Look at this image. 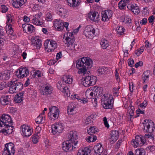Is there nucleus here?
<instances>
[{"mask_svg": "<svg viewBox=\"0 0 155 155\" xmlns=\"http://www.w3.org/2000/svg\"><path fill=\"white\" fill-rule=\"evenodd\" d=\"M103 121L104 122V124L106 127L109 128V125L107 123V119L106 117H104L103 118Z\"/></svg>", "mask_w": 155, "mask_h": 155, "instance_id": "nucleus-55", "label": "nucleus"}, {"mask_svg": "<svg viewBox=\"0 0 155 155\" xmlns=\"http://www.w3.org/2000/svg\"><path fill=\"white\" fill-rule=\"evenodd\" d=\"M100 44L103 49H106L109 45L108 41L104 39L101 41Z\"/></svg>", "mask_w": 155, "mask_h": 155, "instance_id": "nucleus-39", "label": "nucleus"}, {"mask_svg": "<svg viewBox=\"0 0 155 155\" xmlns=\"http://www.w3.org/2000/svg\"><path fill=\"white\" fill-rule=\"evenodd\" d=\"M27 28L28 29V31L31 33H32L34 30V27L33 25H27Z\"/></svg>", "mask_w": 155, "mask_h": 155, "instance_id": "nucleus-50", "label": "nucleus"}, {"mask_svg": "<svg viewBox=\"0 0 155 155\" xmlns=\"http://www.w3.org/2000/svg\"><path fill=\"white\" fill-rule=\"evenodd\" d=\"M76 107L73 104H71L67 108V112L69 115H72L75 113Z\"/></svg>", "mask_w": 155, "mask_h": 155, "instance_id": "nucleus-31", "label": "nucleus"}, {"mask_svg": "<svg viewBox=\"0 0 155 155\" xmlns=\"http://www.w3.org/2000/svg\"><path fill=\"white\" fill-rule=\"evenodd\" d=\"M91 150L85 147L84 149L79 150L77 153L78 155H91Z\"/></svg>", "mask_w": 155, "mask_h": 155, "instance_id": "nucleus-27", "label": "nucleus"}, {"mask_svg": "<svg viewBox=\"0 0 155 155\" xmlns=\"http://www.w3.org/2000/svg\"><path fill=\"white\" fill-rule=\"evenodd\" d=\"M7 21L6 22V25L5 27V29L7 34L8 35L10 34V18L9 16V14H8L6 15Z\"/></svg>", "mask_w": 155, "mask_h": 155, "instance_id": "nucleus-36", "label": "nucleus"}, {"mask_svg": "<svg viewBox=\"0 0 155 155\" xmlns=\"http://www.w3.org/2000/svg\"><path fill=\"white\" fill-rule=\"evenodd\" d=\"M103 101H102V104L105 109H111L112 107V104L114 100L112 96L109 94H104Z\"/></svg>", "mask_w": 155, "mask_h": 155, "instance_id": "nucleus-4", "label": "nucleus"}, {"mask_svg": "<svg viewBox=\"0 0 155 155\" xmlns=\"http://www.w3.org/2000/svg\"><path fill=\"white\" fill-rule=\"evenodd\" d=\"M143 65V62L142 61H139L135 65V67L136 68H137L139 66H142Z\"/></svg>", "mask_w": 155, "mask_h": 155, "instance_id": "nucleus-61", "label": "nucleus"}, {"mask_svg": "<svg viewBox=\"0 0 155 155\" xmlns=\"http://www.w3.org/2000/svg\"><path fill=\"white\" fill-rule=\"evenodd\" d=\"M88 17L90 20L95 22L99 21V14L97 12H91L88 13Z\"/></svg>", "mask_w": 155, "mask_h": 155, "instance_id": "nucleus-21", "label": "nucleus"}, {"mask_svg": "<svg viewBox=\"0 0 155 155\" xmlns=\"http://www.w3.org/2000/svg\"><path fill=\"white\" fill-rule=\"evenodd\" d=\"M129 88L130 91V92H132L133 89V82H131L129 84Z\"/></svg>", "mask_w": 155, "mask_h": 155, "instance_id": "nucleus-63", "label": "nucleus"}, {"mask_svg": "<svg viewBox=\"0 0 155 155\" xmlns=\"http://www.w3.org/2000/svg\"><path fill=\"white\" fill-rule=\"evenodd\" d=\"M52 15L50 13H48L46 15L45 19L47 21H51L52 20Z\"/></svg>", "mask_w": 155, "mask_h": 155, "instance_id": "nucleus-51", "label": "nucleus"}, {"mask_svg": "<svg viewBox=\"0 0 155 155\" xmlns=\"http://www.w3.org/2000/svg\"><path fill=\"white\" fill-rule=\"evenodd\" d=\"M84 33L85 36L89 38H93L94 35L96 36L97 34H95V30L91 25L86 26L84 30Z\"/></svg>", "mask_w": 155, "mask_h": 155, "instance_id": "nucleus-10", "label": "nucleus"}, {"mask_svg": "<svg viewBox=\"0 0 155 155\" xmlns=\"http://www.w3.org/2000/svg\"><path fill=\"white\" fill-rule=\"evenodd\" d=\"M52 90V86L48 83L44 84L40 88V93L42 94L45 96L51 94Z\"/></svg>", "mask_w": 155, "mask_h": 155, "instance_id": "nucleus-8", "label": "nucleus"}, {"mask_svg": "<svg viewBox=\"0 0 155 155\" xmlns=\"http://www.w3.org/2000/svg\"><path fill=\"white\" fill-rule=\"evenodd\" d=\"M10 143H6L5 145V147L2 152V155H10V151L9 150V145Z\"/></svg>", "mask_w": 155, "mask_h": 155, "instance_id": "nucleus-37", "label": "nucleus"}, {"mask_svg": "<svg viewBox=\"0 0 155 155\" xmlns=\"http://www.w3.org/2000/svg\"><path fill=\"white\" fill-rule=\"evenodd\" d=\"M118 131L116 130H112L111 133L110 138L112 141H116L118 138Z\"/></svg>", "mask_w": 155, "mask_h": 155, "instance_id": "nucleus-33", "label": "nucleus"}, {"mask_svg": "<svg viewBox=\"0 0 155 155\" xmlns=\"http://www.w3.org/2000/svg\"><path fill=\"white\" fill-rule=\"evenodd\" d=\"M93 117L92 116H89L85 120V123L87 124L92 123L93 122Z\"/></svg>", "mask_w": 155, "mask_h": 155, "instance_id": "nucleus-48", "label": "nucleus"}, {"mask_svg": "<svg viewBox=\"0 0 155 155\" xmlns=\"http://www.w3.org/2000/svg\"><path fill=\"white\" fill-rule=\"evenodd\" d=\"M8 97L9 96L6 95L1 98L0 102L2 105H5L8 104L9 101L8 100Z\"/></svg>", "mask_w": 155, "mask_h": 155, "instance_id": "nucleus-35", "label": "nucleus"}, {"mask_svg": "<svg viewBox=\"0 0 155 155\" xmlns=\"http://www.w3.org/2000/svg\"><path fill=\"white\" fill-rule=\"evenodd\" d=\"M95 90L96 91V95H97L98 94L99 96H101L103 94V90L102 88L101 87H95L94 89V90Z\"/></svg>", "mask_w": 155, "mask_h": 155, "instance_id": "nucleus-41", "label": "nucleus"}, {"mask_svg": "<svg viewBox=\"0 0 155 155\" xmlns=\"http://www.w3.org/2000/svg\"><path fill=\"white\" fill-rule=\"evenodd\" d=\"M10 146L12 147H11V153H10V155H14L15 151V147L14 144L10 142Z\"/></svg>", "mask_w": 155, "mask_h": 155, "instance_id": "nucleus-47", "label": "nucleus"}, {"mask_svg": "<svg viewBox=\"0 0 155 155\" xmlns=\"http://www.w3.org/2000/svg\"><path fill=\"white\" fill-rule=\"evenodd\" d=\"M92 61L89 58L83 57L77 61L76 67L79 69L78 72L84 73L87 71V69L92 67Z\"/></svg>", "mask_w": 155, "mask_h": 155, "instance_id": "nucleus-1", "label": "nucleus"}, {"mask_svg": "<svg viewBox=\"0 0 155 155\" xmlns=\"http://www.w3.org/2000/svg\"><path fill=\"white\" fill-rule=\"evenodd\" d=\"M134 107L131 106L130 108L129 107L127 110V113L130 114V119L132 117L134 113Z\"/></svg>", "mask_w": 155, "mask_h": 155, "instance_id": "nucleus-40", "label": "nucleus"}, {"mask_svg": "<svg viewBox=\"0 0 155 155\" xmlns=\"http://www.w3.org/2000/svg\"><path fill=\"white\" fill-rule=\"evenodd\" d=\"M27 0H12V5L15 8H18L25 3Z\"/></svg>", "mask_w": 155, "mask_h": 155, "instance_id": "nucleus-23", "label": "nucleus"}, {"mask_svg": "<svg viewBox=\"0 0 155 155\" xmlns=\"http://www.w3.org/2000/svg\"><path fill=\"white\" fill-rule=\"evenodd\" d=\"M56 62V61L55 60H50L48 61L47 64L48 65H54Z\"/></svg>", "mask_w": 155, "mask_h": 155, "instance_id": "nucleus-60", "label": "nucleus"}, {"mask_svg": "<svg viewBox=\"0 0 155 155\" xmlns=\"http://www.w3.org/2000/svg\"><path fill=\"white\" fill-rule=\"evenodd\" d=\"M134 64V61L133 59L130 58L128 60V65L129 66L132 67Z\"/></svg>", "mask_w": 155, "mask_h": 155, "instance_id": "nucleus-56", "label": "nucleus"}, {"mask_svg": "<svg viewBox=\"0 0 155 155\" xmlns=\"http://www.w3.org/2000/svg\"><path fill=\"white\" fill-rule=\"evenodd\" d=\"M10 116L8 114H3L1 116L0 118V127H5V128L2 130L3 133H5L8 134L9 133L8 127H10L9 125Z\"/></svg>", "mask_w": 155, "mask_h": 155, "instance_id": "nucleus-2", "label": "nucleus"}, {"mask_svg": "<svg viewBox=\"0 0 155 155\" xmlns=\"http://www.w3.org/2000/svg\"><path fill=\"white\" fill-rule=\"evenodd\" d=\"M54 26L55 28L59 31L63 30L64 28V24L61 20H55L54 21Z\"/></svg>", "mask_w": 155, "mask_h": 155, "instance_id": "nucleus-24", "label": "nucleus"}, {"mask_svg": "<svg viewBox=\"0 0 155 155\" xmlns=\"http://www.w3.org/2000/svg\"><path fill=\"white\" fill-rule=\"evenodd\" d=\"M39 137L37 134H33L32 137V140L33 143L36 144L38 142Z\"/></svg>", "mask_w": 155, "mask_h": 155, "instance_id": "nucleus-44", "label": "nucleus"}, {"mask_svg": "<svg viewBox=\"0 0 155 155\" xmlns=\"http://www.w3.org/2000/svg\"><path fill=\"white\" fill-rule=\"evenodd\" d=\"M93 149L95 153L94 155H101L103 150L102 145L100 143H98L97 145L94 146Z\"/></svg>", "mask_w": 155, "mask_h": 155, "instance_id": "nucleus-22", "label": "nucleus"}, {"mask_svg": "<svg viewBox=\"0 0 155 155\" xmlns=\"http://www.w3.org/2000/svg\"><path fill=\"white\" fill-rule=\"evenodd\" d=\"M98 130V129L94 126L91 127L89 129L87 130V132L89 135L92 136L94 134H96Z\"/></svg>", "mask_w": 155, "mask_h": 155, "instance_id": "nucleus-34", "label": "nucleus"}, {"mask_svg": "<svg viewBox=\"0 0 155 155\" xmlns=\"http://www.w3.org/2000/svg\"><path fill=\"white\" fill-rule=\"evenodd\" d=\"M23 88V85L21 82H18L16 80L10 81V94L16 93Z\"/></svg>", "mask_w": 155, "mask_h": 155, "instance_id": "nucleus-5", "label": "nucleus"}, {"mask_svg": "<svg viewBox=\"0 0 155 155\" xmlns=\"http://www.w3.org/2000/svg\"><path fill=\"white\" fill-rule=\"evenodd\" d=\"M11 26L12 25L10 24V38L15 39L17 37V35L16 33H13V30Z\"/></svg>", "mask_w": 155, "mask_h": 155, "instance_id": "nucleus-42", "label": "nucleus"}, {"mask_svg": "<svg viewBox=\"0 0 155 155\" xmlns=\"http://www.w3.org/2000/svg\"><path fill=\"white\" fill-rule=\"evenodd\" d=\"M147 19L146 18H144L142 20H141L140 22V24L142 25H145L147 23Z\"/></svg>", "mask_w": 155, "mask_h": 155, "instance_id": "nucleus-59", "label": "nucleus"}, {"mask_svg": "<svg viewBox=\"0 0 155 155\" xmlns=\"http://www.w3.org/2000/svg\"><path fill=\"white\" fill-rule=\"evenodd\" d=\"M24 93L23 92L20 93L19 94H17L15 95L14 98V101L17 103H20L23 100V96Z\"/></svg>", "mask_w": 155, "mask_h": 155, "instance_id": "nucleus-26", "label": "nucleus"}, {"mask_svg": "<svg viewBox=\"0 0 155 155\" xmlns=\"http://www.w3.org/2000/svg\"><path fill=\"white\" fill-rule=\"evenodd\" d=\"M67 12V10L63 8H60L59 9L58 13L60 15H63Z\"/></svg>", "mask_w": 155, "mask_h": 155, "instance_id": "nucleus-45", "label": "nucleus"}, {"mask_svg": "<svg viewBox=\"0 0 155 155\" xmlns=\"http://www.w3.org/2000/svg\"><path fill=\"white\" fill-rule=\"evenodd\" d=\"M13 123V122L12 121V119L11 117H10V127H11V130H12V131L11 132V133H10V134H14V132L15 131V130H14V126H13V125L12 124Z\"/></svg>", "mask_w": 155, "mask_h": 155, "instance_id": "nucleus-57", "label": "nucleus"}, {"mask_svg": "<svg viewBox=\"0 0 155 155\" xmlns=\"http://www.w3.org/2000/svg\"><path fill=\"white\" fill-rule=\"evenodd\" d=\"M67 135V140L73 142L74 143V145L76 146L78 142V141L76 140L78 138L77 132L75 131H71L68 133Z\"/></svg>", "mask_w": 155, "mask_h": 155, "instance_id": "nucleus-12", "label": "nucleus"}, {"mask_svg": "<svg viewBox=\"0 0 155 155\" xmlns=\"http://www.w3.org/2000/svg\"><path fill=\"white\" fill-rule=\"evenodd\" d=\"M73 35L72 33H69L64 41L65 44H68V46L70 47L71 50L76 51L79 48V47L78 45L74 44V39L72 38Z\"/></svg>", "mask_w": 155, "mask_h": 155, "instance_id": "nucleus-3", "label": "nucleus"}, {"mask_svg": "<svg viewBox=\"0 0 155 155\" xmlns=\"http://www.w3.org/2000/svg\"><path fill=\"white\" fill-rule=\"evenodd\" d=\"M136 113L138 114H143L144 113V110H141L140 109L138 108L136 111Z\"/></svg>", "mask_w": 155, "mask_h": 155, "instance_id": "nucleus-62", "label": "nucleus"}, {"mask_svg": "<svg viewBox=\"0 0 155 155\" xmlns=\"http://www.w3.org/2000/svg\"><path fill=\"white\" fill-rule=\"evenodd\" d=\"M62 79L64 82L68 84H71L73 81V79L70 75H64Z\"/></svg>", "mask_w": 155, "mask_h": 155, "instance_id": "nucleus-29", "label": "nucleus"}, {"mask_svg": "<svg viewBox=\"0 0 155 155\" xmlns=\"http://www.w3.org/2000/svg\"><path fill=\"white\" fill-rule=\"evenodd\" d=\"M18 70V71H16V74H15L18 78H23L24 77H26L29 73L28 69L26 67H22Z\"/></svg>", "mask_w": 155, "mask_h": 155, "instance_id": "nucleus-14", "label": "nucleus"}, {"mask_svg": "<svg viewBox=\"0 0 155 155\" xmlns=\"http://www.w3.org/2000/svg\"><path fill=\"white\" fill-rule=\"evenodd\" d=\"M5 74L6 75L4 76V80H8L10 78V72L8 71H5Z\"/></svg>", "mask_w": 155, "mask_h": 155, "instance_id": "nucleus-54", "label": "nucleus"}, {"mask_svg": "<svg viewBox=\"0 0 155 155\" xmlns=\"http://www.w3.org/2000/svg\"><path fill=\"white\" fill-rule=\"evenodd\" d=\"M150 74V71H144L142 75V76L143 77V83H144L147 79L149 78V75Z\"/></svg>", "mask_w": 155, "mask_h": 155, "instance_id": "nucleus-43", "label": "nucleus"}, {"mask_svg": "<svg viewBox=\"0 0 155 155\" xmlns=\"http://www.w3.org/2000/svg\"><path fill=\"white\" fill-rule=\"evenodd\" d=\"M73 142L67 140L63 143L62 148L63 150L67 152L70 151L76 148Z\"/></svg>", "mask_w": 155, "mask_h": 155, "instance_id": "nucleus-13", "label": "nucleus"}, {"mask_svg": "<svg viewBox=\"0 0 155 155\" xmlns=\"http://www.w3.org/2000/svg\"><path fill=\"white\" fill-rule=\"evenodd\" d=\"M153 122L150 120L149 122H148L144 124V128L143 129L145 132L151 134L154 131L155 129V127H153Z\"/></svg>", "mask_w": 155, "mask_h": 155, "instance_id": "nucleus-15", "label": "nucleus"}, {"mask_svg": "<svg viewBox=\"0 0 155 155\" xmlns=\"http://www.w3.org/2000/svg\"><path fill=\"white\" fill-rule=\"evenodd\" d=\"M97 81V78L94 76H86L82 81V83L85 87H88L94 85Z\"/></svg>", "mask_w": 155, "mask_h": 155, "instance_id": "nucleus-6", "label": "nucleus"}, {"mask_svg": "<svg viewBox=\"0 0 155 155\" xmlns=\"http://www.w3.org/2000/svg\"><path fill=\"white\" fill-rule=\"evenodd\" d=\"M108 68L106 67H101L99 68L97 70V72L98 74L102 75L107 73L109 71Z\"/></svg>", "mask_w": 155, "mask_h": 155, "instance_id": "nucleus-28", "label": "nucleus"}, {"mask_svg": "<svg viewBox=\"0 0 155 155\" xmlns=\"http://www.w3.org/2000/svg\"><path fill=\"white\" fill-rule=\"evenodd\" d=\"M68 5L71 7H74L79 5L81 0H67Z\"/></svg>", "mask_w": 155, "mask_h": 155, "instance_id": "nucleus-25", "label": "nucleus"}, {"mask_svg": "<svg viewBox=\"0 0 155 155\" xmlns=\"http://www.w3.org/2000/svg\"><path fill=\"white\" fill-rule=\"evenodd\" d=\"M21 129L22 135L26 137L30 136L32 133V130L28 126L25 125L21 126Z\"/></svg>", "mask_w": 155, "mask_h": 155, "instance_id": "nucleus-17", "label": "nucleus"}, {"mask_svg": "<svg viewBox=\"0 0 155 155\" xmlns=\"http://www.w3.org/2000/svg\"><path fill=\"white\" fill-rule=\"evenodd\" d=\"M64 128V126L61 123L52 125L51 126L52 133L53 134H55L57 132L61 133Z\"/></svg>", "mask_w": 155, "mask_h": 155, "instance_id": "nucleus-16", "label": "nucleus"}, {"mask_svg": "<svg viewBox=\"0 0 155 155\" xmlns=\"http://www.w3.org/2000/svg\"><path fill=\"white\" fill-rule=\"evenodd\" d=\"M45 49H48V52H51L54 51L57 47L56 42L51 40H47L45 41L44 45Z\"/></svg>", "mask_w": 155, "mask_h": 155, "instance_id": "nucleus-11", "label": "nucleus"}, {"mask_svg": "<svg viewBox=\"0 0 155 155\" xmlns=\"http://www.w3.org/2000/svg\"><path fill=\"white\" fill-rule=\"evenodd\" d=\"M30 84V79L29 78H28L27 79V80L26 81L25 84H24V86L26 87L28 86Z\"/></svg>", "mask_w": 155, "mask_h": 155, "instance_id": "nucleus-64", "label": "nucleus"}, {"mask_svg": "<svg viewBox=\"0 0 155 155\" xmlns=\"http://www.w3.org/2000/svg\"><path fill=\"white\" fill-rule=\"evenodd\" d=\"M31 41L32 44H34V46H35L37 49H39L41 46V41L39 39H38L37 38L35 39H33Z\"/></svg>", "mask_w": 155, "mask_h": 155, "instance_id": "nucleus-32", "label": "nucleus"}, {"mask_svg": "<svg viewBox=\"0 0 155 155\" xmlns=\"http://www.w3.org/2000/svg\"><path fill=\"white\" fill-rule=\"evenodd\" d=\"M125 29L124 28L122 27H120L117 30V32L118 34H119L120 35H122L124 32Z\"/></svg>", "mask_w": 155, "mask_h": 155, "instance_id": "nucleus-49", "label": "nucleus"}, {"mask_svg": "<svg viewBox=\"0 0 155 155\" xmlns=\"http://www.w3.org/2000/svg\"><path fill=\"white\" fill-rule=\"evenodd\" d=\"M127 8L135 14H138L140 12L138 6L135 3H131L130 4H129L127 6Z\"/></svg>", "mask_w": 155, "mask_h": 155, "instance_id": "nucleus-19", "label": "nucleus"}, {"mask_svg": "<svg viewBox=\"0 0 155 155\" xmlns=\"http://www.w3.org/2000/svg\"><path fill=\"white\" fill-rule=\"evenodd\" d=\"M146 141V139L142 136L137 135L135 139L132 140L131 143L134 147H137L139 145L141 146L143 145Z\"/></svg>", "mask_w": 155, "mask_h": 155, "instance_id": "nucleus-7", "label": "nucleus"}, {"mask_svg": "<svg viewBox=\"0 0 155 155\" xmlns=\"http://www.w3.org/2000/svg\"><path fill=\"white\" fill-rule=\"evenodd\" d=\"M1 6V8L2 9L1 12L2 13H5L8 10V8L6 6L4 5H2Z\"/></svg>", "mask_w": 155, "mask_h": 155, "instance_id": "nucleus-53", "label": "nucleus"}, {"mask_svg": "<svg viewBox=\"0 0 155 155\" xmlns=\"http://www.w3.org/2000/svg\"><path fill=\"white\" fill-rule=\"evenodd\" d=\"M144 138L147 139L150 138L152 140H153L154 139V138L153 136V135L151 133L150 134H145L144 136Z\"/></svg>", "mask_w": 155, "mask_h": 155, "instance_id": "nucleus-52", "label": "nucleus"}, {"mask_svg": "<svg viewBox=\"0 0 155 155\" xmlns=\"http://www.w3.org/2000/svg\"><path fill=\"white\" fill-rule=\"evenodd\" d=\"M147 101H144L141 104L139 105L140 107H142L144 108L147 106Z\"/></svg>", "mask_w": 155, "mask_h": 155, "instance_id": "nucleus-58", "label": "nucleus"}, {"mask_svg": "<svg viewBox=\"0 0 155 155\" xmlns=\"http://www.w3.org/2000/svg\"><path fill=\"white\" fill-rule=\"evenodd\" d=\"M49 112L48 114L51 120L57 119L59 115V111L57 107L53 106L49 109Z\"/></svg>", "mask_w": 155, "mask_h": 155, "instance_id": "nucleus-9", "label": "nucleus"}, {"mask_svg": "<svg viewBox=\"0 0 155 155\" xmlns=\"http://www.w3.org/2000/svg\"><path fill=\"white\" fill-rule=\"evenodd\" d=\"M130 2L129 0H121L118 3L119 7L120 9H124V7Z\"/></svg>", "mask_w": 155, "mask_h": 155, "instance_id": "nucleus-30", "label": "nucleus"}, {"mask_svg": "<svg viewBox=\"0 0 155 155\" xmlns=\"http://www.w3.org/2000/svg\"><path fill=\"white\" fill-rule=\"evenodd\" d=\"M102 20L103 21H107L112 15V12L110 10H107L101 12Z\"/></svg>", "mask_w": 155, "mask_h": 155, "instance_id": "nucleus-18", "label": "nucleus"}, {"mask_svg": "<svg viewBox=\"0 0 155 155\" xmlns=\"http://www.w3.org/2000/svg\"><path fill=\"white\" fill-rule=\"evenodd\" d=\"M43 117V116H42V115H39L35 119L36 123L38 124L43 123V122H42Z\"/></svg>", "mask_w": 155, "mask_h": 155, "instance_id": "nucleus-46", "label": "nucleus"}, {"mask_svg": "<svg viewBox=\"0 0 155 155\" xmlns=\"http://www.w3.org/2000/svg\"><path fill=\"white\" fill-rule=\"evenodd\" d=\"M145 150L142 148L137 149L135 151V155H145Z\"/></svg>", "mask_w": 155, "mask_h": 155, "instance_id": "nucleus-38", "label": "nucleus"}, {"mask_svg": "<svg viewBox=\"0 0 155 155\" xmlns=\"http://www.w3.org/2000/svg\"><path fill=\"white\" fill-rule=\"evenodd\" d=\"M42 13L40 12L34 16V18L32 19V22L35 25H40L42 24V22L41 21L42 20L41 18Z\"/></svg>", "mask_w": 155, "mask_h": 155, "instance_id": "nucleus-20", "label": "nucleus"}]
</instances>
